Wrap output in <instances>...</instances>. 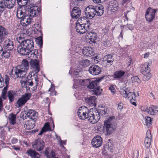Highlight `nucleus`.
<instances>
[{"instance_id":"1","label":"nucleus","mask_w":158,"mask_h":158,"mask_svg":"<svg viewBox=\"0 0 158 158\" xmlns=\"http://www.w3.org/2000/svg\"><path fill=\"white\" fill-rule=\"evenodd\" d=\"M17 40L21 47H18L17 50L22 55H25L28 53L29 50L34 48V43L31 39L26 40L24 37L19 36L17 38Z\"/></svg>"},{"instance_id":"2","label":"nucleus","mask_w":158,"mask_h":158,"mask_svg":"<svg viewBox=\"0 0 158 158\" xmlns=\"http://www.w3.org/2000/svg\"><path fill=\"white\" fill-rule=\"evenodd\" d=\"M33 73L30 72L27 77V79L25 81H23L22 83V85H27L32 86H34L31 88L33 91L36 90L38 85V74L33 76Z\"/></svg>"},{"instance_id":"3","label":"nucleus","mask_w":158,"mask_h":158,"mask_svg":"<svg viewBox=\"0 0 158 158\" xmlns=\"http://www.w3.org/2000/svg\"><path fill=\"white\" fill-rule=\"evenodd\" d=\"M114 120V116H112L110 117L104 122L103 128L104 130L106 131L107 135H110L115 130Z\"/></svg>"},{"instance_id":"4","label":"nucleus","mask_w":158,"mask_h":158,"mask_svg":"<svg viewBox=\"0 0 158 158\" xmlns=\"http://www.w3.org/2000/svg\"><path fill=\"white\" fill-rule=\"evenodd\" d=\"M103 78L102 77L99 78L98 79L93 80L91 79L89 85L88 86V88L90 89H94L93 94L96 95L100 94L102 91L100 89V87L98 86L99 82Z\"/></svg>"},{"instance_id":"5","label":"nucleus","mask_w":158,"mask_h":158,"mask_svg":"<svg viewBox=\"0 0 158 158\" xmlns=\"http://www.w3.org/2000/svg\"><path fill=\"white\" fill-rule=\"evenodd\" d=\"M97 8L92 5H89L87 6L85 10V13L86 16L81 17L77 20H86V19H91L96 15Z\"/></svg>"},{"instance_id":"6","label":"nucleus","mask_w":158,"mask_h":158,"mask_svg":"<svg viewBox=\"0 0 158 158\" xmlns=\"http://www.w3.org/2000/svg\"><path fill=\"white\" fill-rule=\"evenodd\" d=\"M27 72L23 69L17 67L12 69L9 73V75L14 79L23 77L26 75Z\"/></svg>"},{"instance_id":"7","label":"nucleus","mask_w":158,"mask_h":158,"mask_svg":"<svg viewBox=\"0 0 158 158\" xmlns=\"http://www.w3.org/2000/svg\"><path fill=\"white\" fill-rule=\"evenodd\" d=\"M32 0L31 1V2L28 6L27 10V12L29 13L30 17H35L38 14H40L41 9L38 6L35 5L34 3H32Z\"/></svg>"},{"instance_id":"8","label":"nucleus","mask_w":158,"mask_h":158,"mask_svg":"<svg viewBox=\"0 0 158 158\" xmlns=\"http://www.w3.org/2000/svg\"><path fill=\"white\" fill-rule=\"evenodd\" d=\"M90 111H89V109L85 106H82L79 108L77 111V115L79 118L81 119L84 120L88 118L90 115L89 113Z\"/></svg>"},{"instance_id":"9","label":"nucleus","mask_w":158,"mask_h":158,"mask_svg":"<svg viewBox=\"0 0 158 158\" xmlns=\"http://www.w3.org/2000/svg\"><path fill=\"white\" fill-rule=\"evenodd\" d=\"M87 23L81 24L79 23H77L75 29L76 31L80 34H84L89 29L90 24L89 20H86Z\"/></svg>"},{"instance_id":"10","label":"nucleus","mask_w":158,"mask_h":158,"mask_svg":"<svg viewBox=\"0 0 158 158\" xmlns=\"http://www.w3.org/2000/svg\"><path fill=\"white\" fill-rule=\"evenodd\" d=\"M45 143L40 138L35 139L32 143V148L37 151H40L44 149Z\"/></svg>"},{"instance_id":"11","label":"nucleus","mask_w":158,"mask_h":158,"mask_svg":"<svg viewBox=\"0 0 158 158\" xmlns=\"http://www.w3.org/2000/svg\"><path fill=\"white\" fill-rule=\"evenodd\" d=\"M31 68L33 69V71L31 73H33V76L38 74L37 73L40 71V66L39 61L36 59H31L30 61Z\"/></svg>"},{"instance_id":"12","label":"nucleus","mask_w":158,"mask_h":158,"mask_svg":"<svg viewBox=\"0 0 158 158\" xmlns=\"http://www.w3.org/2000/svg\"><path fill=\"white\" fill-rule=\"evenodd\" d=\"M27 10L24 9H18L17 16L19 19L21 20H32L30 17L29 13L27 12Z\"/></svg>"},{"instance_id":"13","label":"nucleus","mask_w":158,"mask_h":158,"mask_svg":"<svg viewBox=\"0 0 158 158\" xmlns=\"http://www.w3.org/2000/svg\"><path fill=\"white\" fill-rule=\"evenodd\" d=\"M158 10L149 7L146 10L145 13V18L146 20H153L155 18L156 13Z\"/></svg>"},{"instance_id":"14","label":"nucleus","mask_w":158,"mask_h":158,"mask_svg":"<svg viewBox=\"0 0 158 158\" xmlns=\"http://www.w3.org/2000/svg\"><path fill=\"white\" fill-rule=\"evenodd\" d=\"M89 71L90 74L95 76L100 74L102 71L101 68L97 65H93L89 69Z\"/></svg>"},{"instance_id":"15","label":"nucleus","mask_w":158,"mask_h":158,"mask_svg":"<svg viewBox=\"0 0 158 158\" xmlns=\"http://www.w3.org/2000/svg\"><path fill=\"white\" fill-rule=\"evenodd\" d=\"M89 115V117L88 118V121L92 123H94L97 122L100 118V114L99 112H97L96 115H94L93 112L90 111Z\"/></svg>"},{"instance_id":"16","label":"nucleus","mask_w":158,"mask_h":158,"mask_svg":"<svg viewBox=\"0 0 158 158\" xmlns=\"http://www.w3.org/2000/svg\"><path fill=\"white\" fill-rule=\"evenodd\" d=\"M102 139L101 136L98 135L92 139L91 144L94 147L98 148L102 145Z\"/></svg>"},{"instance_id":"17","label":"nucleus","mask_w":158,"mask_h":158,"mask_svg":"<svg viewBox=\"0 0 158 158\" xmlns=\"http://www.w3.org/2000/svg\"><path fill=\"white\" fill-rule=\"evenodd\" d=\"M8 34L7 29L0 25V43L2 42Z\"/></svg>"},{"instance_id":"18","label":"nucleus","mask_w":158,"mask_h":158,"mask_svg":"<svg viewBox=\"0 0 158 158\" xmlns=\"http://www.w3.org/2000/svg\"><path fill=\"white\" fill-rule=\"evenodd\" d=\"M96 98L94 96L89 97L85 98L86 102L91 107H96Z\"/></svg>"},{"instance_id":"19","label":"nucleus","mask_w":158,"mask_h":158,"mask_svg":"<svg viewBox=\"0 0 158 158\" xmlns=\"http://www.w3.org/2000/svg\"><path fill=\"white\" fill-rule=\"evenodd\" d=\"M81 14V10L80 8L77 7H74L70 15L72 19H77L80 17Z\"/></svg>"},{"instance_id":"20","label":"nucleus","mask_w":158,"mask_h":158,"mask_svg":"<svg viewBox=\"0 0 158 158\" xmlns=\"http://www.w3.org/2000/svg\"><path fill=\"white\" fill-rule=\"evenodd\" d=\"M82 52L85 56L90 57L94 55L95 53L91 47H86L83 48Z\"/></svg>"},{"instance_id":"21","label":"nucleus","mask_w":158,"mask_h":158,"mask_svg":"<svg viewBox=\"0 0 158 158\" xmlns=\"http://www.w3.org/2000/svg\"><path fill=\"white\" fill-rule=\"evenodd\" d=\"M13 50L6 49L2 48L0 46V54H1L2 56L5 58H7L10 57L11 54L12 53Z\"/></svg>"},{"instance_id":"22","label":"nucleus","mask_w":158,"mask_h":158,"mask_svg":"<svg viewBox=\"0 0 158 158\" xmlns=\"http://www.w3.org/2000/svg\"><path fill=\"white\" fill-rule=\"evenodd\" d=\"M19 7L18 9H24V10H27L28 6L29 5L31 1L29 2L26 1V2H23L22 0H17Z\"/></svg>"},{"instance_id":"23","label":"nucleus","mask_w":158,"mask_h":158,"mask_svg":"<svg viewBox=\"0 0 158 158\" xmlns=\"http://www.w3.org/2000/svg\"><path fill=\"white\" fill-rule=\"evenodd\" d=\"M14 48L13 42L8 39L5 40L3 43V48L6 49L13 50Z\"/></svg>"},{"instance_id":"24","label":"nucleus","mask_w":158,"mask_h":158,"mask_svg":"<svg viewBox=\"0 0 158 158\" xmlns=\"http://www.w3.org/2000/svg\"><path fill=\"white\" fill-rule=\"evenodd\" d=\"M27 112V117L30 118L31 120H33L34 121H36V117H37L38 113L35 110L29 109L28 110Z\"/></svg>"},{"instance_id":"25","label":"nucleus","mask_w":158,"mask_h":158,"mask_svg":"<svg viewBox=\"0 0 158 158\" xmlns=\"http://www.w3.org/2000/svg\"><path fill=\"white\" fill-rule=\"evenodd\" d=\"M104 61L106 62L107 65L111 66L113 64L114 61V58L111 54L107 55L105 56L103 58Z\"/></svg>"},{"instance_id":"26","label":"nucleus","mask_w":158,"mask_h":158,"mask_svg":"<svg viewBox=\"0 0 158 158\" xmlns=\"http://www.w3.org/2000/svg\"><path fill=\"white\" fill-rule=\"evenodd\" d=\"M17 95L16 92L15 91L11 90L8 91L7 94V97L9 100V103H10L13 102L15 98V97Z\"/></svg>"},{"instance_id":"27","label":"nucleus","mask_w":158,"mask_h":158,"mask_svg":"<svg viewBox=\"0 0 158 158\" xmlns=\"http://www.w3.org/2000/svg\"><path fill=\"white\" fill-rule=\"evenodd\" d=\"M87 36L89 38L90 40V42H91L93 43H96V40H97V35L96 33L93 32L92 31H88L86 33Z\"/></svg>"},{"instance_id":"28","label":"nucleus","mask_w":158,"mask_h":158,"mask_svg":"<svg viewBox=\"0 0 158 158\" xmlns=\"http://www.w3.org/2000/svg\"><path fill=\"white\" fill-rule=\"evenodd\" d=\"M151 137V134L150 131H148L147 132V136L144 140L145 146L147 148H149L151 145V139L150 138Z\"/></svg>"},{"instance_id":"29","label":"nucleus","mask_w":158,"mask_h":158,"mask_svg":"<svg viewBox=\"0 0 158 158\" xmlns=\"http://www.w3.org/2000/svg\"><path fill=\"white\" fill-rule=\"evenodd\" d=\"M125 72L123 70L116 71L112 75V77L116 80L120 79L125 74Z\"/></svg>"},{"instance_id":"30","label":"nucleus","mask_w":158,"mask_h":158,"mask_svg":"<svg viewBox=\"0 0 158 158\" xmlns=\"http://www.w3.org/2000/svg\"><path fill=\"white\" fill-rule=\"evenodd\" d=\"M27 153L28 155L32 158H40L41 156V154L32 149L27 150Z\"/></svg>"},{"instance_id":"31","label":"nucleus","mask_w":158,"mask_h":158,"mask_svg":"<svg viewBox=\"0 0 158 158\" xmlns=\"http://www.w3.org/2000/svg\"><path fill=\"white\" fill-rule=\"evenodd\" d=\"M35 121L31 120L26 121L24 125V127L28 130L33 129L35 126Z\"/></svg>"},{"instance_id":"32","label":"nucleus","mask_w":158,"mask_h":158,"mask_svg":"<svg viewBox=\"0 0 158 158\" xmlns=\"http://www.w3.org/2000/svg\"><path fill=\"white\" fill-rule=\"evenodd\" d=\"M82 70V69L81 68L75 69L72 73H71L72 76L73 78L80 77V74L81 73Z\"/></svg>"},{"instance_id":"33","label":"nucleus","mask_w":158,"mask_h":158,"mask_svg":"<svg viewBox=\"0 0 158 158\" xmlns=\"http://www.w3.org/2000/svg\"><path fill=\"white\" fill-rule=\"evenodd\" d=\"M20 67L23 68L27 72L29 68V62L26 59H23L22 61V64Z\"/></svg>"},{"instance_id":"34","label":"nucleus","mask_w":158,"mask_h":158,"mask_svg":"<svg viewBox=\"0 0 158 158\" xmlns=\"http://www.w3.org/2000/svg\"><path fill=\"white\" fill-rule=\"evenodd\" d=\"M152 118L147 116L143 118L142 121L144 125H146L148 127H149L152 125Z\"/></svg>"},{"instance_id":"35","label":"nucleus","mask_w":158,"mask_h":158,"mask_svg":"<svg viewBox=\"0 0 158 158\" xmlns=\"http://www.w3.org/2000/svg\"><path fill=\"white\" fill-rule=\"evenodd\" d=\"M158 112V107L152 106L149 108L148 113L150 114L155 115Z\"/></svg>"},{"instance_id":"36","label":"nucleus","mask_w":158,"mask_h":158,"mask_svg":"<svg viewBox=\"0 0 158 158\" xmlns=\"http://www.w3.org/2000/svg\"><path fill=\"white\" fill-rule=\"evenodd\" d=\"M75 80H77L78 81V82H79L80 84L82 86H87L89 85L90 83V82L91 79H75Z\"/></svg>"},{"instance_id":"37","label":"nucleus","mask_w":158,"mask_h":158,"mask_svg":"<svg viewBox=\"0 0 158 158\" xmlns=\"http://www.w3.org/2000/svg\"><path fill=\"white\" fill-rule=\"evenodd\" d=\"M45 155L47 158H56L55 156V153L53 150H51L50 152H49L47 148H46L44 152Z\"/></svg>"},{"instance_id":"38","label":"nucleus","mask_w":158,"mask_h":158,"mask_svg":"<svg viewBox=\"0 0 158 158\" xmlns=\"http://www.w3.org/2000/svg\"><path fill=\"white\" fill-rule=\"evenodd\" d=\"M31 55L30 56H32L33 57L37 58V56H38V50L35 49L34 50L31 49L28 51V53L25 55Z\"/></svg>"},{"instance_id":"39","label":"nucleus","mask_w":158,"mask_h":158,"mask_svg":"<svg viewBox=\"0 0 158 158\" xmlns=\"http://www.w3.org/2000/svg\"><path fill=\"white\" fill-rule=\"evenodd\" d=\"M90 64V61L87 59L82 60L79 62V64L80 66L85 67L89 66Z\"/></svg>"},{"instance_id":"40","label":"nucleus","mask_w":158,"mask_h":158,"mask_svg":"<svg viewBox=\"0 0 158 158\" xmlns=\"http://www.w3.org/2000/svg\"><path fill=\"white\" fill-rule=\"evenodd\" d=\"M10 123L14 125L16 123V115L12 113L10 114L8 117Z\"/></svg>"},{"instance_id":"41","label":"nucleus","mask_w":158,"mask_h":158,"mask_svg":"<svg viewBox=\"0 0 158 158\" xmlns=\"http://www.w3.org/2000/svg\"><path fill=\"white\" fill-rule=\"evenodd\" d=\"M6 86L2 89L1 95L3 98L4 100L6 99L7 96V89H8V85H6Z\"/></svg>"},{"instance_id":"42","label":"nucleus","mask_w":158,"mask_h":158,"mask_svg":"<svg viewBox=\"0 0 158 158\" xmlns=\"http://www.w3.org/2000/svg\"><path fill=\"white\" fill-rule=\"evenodd\" d=\"M31 96V93H26L25 94L23 95L21 98H22L26 102L28 100L30 99Z\"/></svg>"},{"instance_id":"43","label":"nucleus","mask_w":158,"mask_h":158,"mask_svg":"<svg viewBox=\"0 0 158 158\" xmlns=\"http://www.w3.org/2000/svg\"><path fill=\"white\" fill-rule=\"evenodd\" d=\"M143 74L144 75L143 77V80L144 81H148L150 78L151 76V74L149 71Z\"/></svg>"},{"instance_id":"44","label":"nucleus","mask_w":158,"mask_h":158,"mask_svg":"<svg viewBox=\"0 0 158 158\" xmlns=\"http://www.w3.org/2000/svg\"><path fill=\"white\" fill-rule=\"evenodd\" d=\"M26 102L22 98H19L16 102L17 104L18 105V107H21Z\"/></svg>"},{"instance_id":"45","label":"nucleus","mask_w":158,"mask_h":158,"mask_svg":"<svg viewBox=\"0 0 158 158\" xmlns=\"http://www.w3.org/2000/svg\"><path fill=\"white\" fill-rule=\"evenodd\" d=\"M34 26H35V29H36L37 31V32L38 31L39 32L42 33V31L41 29L42 28L40 24L39 23H36L34 24Z\"/></svg>"},{"instance_id":"46","label":"nucleus","mask_w":158,"mask_h":158,"mask_svg":"<svg viewBox=\"0 0 158 158\" xmlns=\"http://www.w3.org/2000/svg\"><path fill=\"white\" fill-rule=\"evenodd\" d=\"M42 128L46 132L48 131H51V127L48 123L47 122L45 123Z\"/></svg>"},{"instance_id":"47","label":"nucleus","mask_w":158,"mask_h":158,"mask_svg":"<svg viewBox=\"0 0 158 158\" xmlns=\"http://www.w3.org/2000/svg\"><path fill=\"white\" fill-rule=\"evenodd\" d=\"M36 41L40 45V47H41L43 45L42 38L41 36L39 37L36 39Z\"/></svg>"},{"instance_id":"48","label":"nucleus","mask_w":158,"mask_h":158,"mask_svg":"<svg viewBox=\"0 0 158 158\" xmlns=\"http://www.w3.org/2000/svg\"><path fill=\"white\" fill-rule=\"evenodd\" d=\"M150 68L148 67V65H145L143 66V67H142V74H144L147 72H148V71L149 72Z\"/></svg>"},{"instance_id":"49","label":"nucleus","mask_w":158,"mask_h":158,"mask_svg":"<svg viewBox=\"0 0 158 158\" xmlns=\"http://www.w3.org/2000/svg\"><path fill=\"white\" fill-rule=\"evenodd\" d=\"M120 94L124 98H127V91L124 89H121L120 90Z\"/></svg>"},{"instance_id":"50","label":"nucleus","mask_w":158,"mask_h":158,"mask_svg":"<svg viewBox=\"0 0 158 158\" xmlns=\"http://www.w3.org/2000/svg\"><path fill=\"white\" fill-rule=\"evenodd\" d=\"M5 9V7L4 6V4H3V1H0V16L1 15L3 11Z\"/></svg>"},{"instance_id":"51","label":"nucleus","mask_w":158,"mask_h":158,"mask_svg":"<svg viewBox=\"0 0 158 158\" xmlns=\"http://www.w3.org/2000/svg\"><path fill=\"white\" fill-rule=\"evenodd\" d=\"M131 79L133 82H137L139 83L141 82L140 79L137 76L133 77L131 78Z\"/></svg>"},{"instance_id":"52","label":"nucleus","mask_w":158,"mask_h":158,"mask_svg":"<svg viewBox=\"0 0 158 158\" xmlns=\"http://www.w3.org/2000/svg\"><path fill=\"white\" fill-rule=\"evenodd\" d=\"M70 5L71 6L73 4L77 5L79 2L81 1H83V0H70Z\"/></svg>"},{"instance_id":"53","label":"nucleus","mask_w":158,"mask_h":158,"mask_svg":"<svg viewBox=\"0 0 158 158\" xmlns=\"http://www.w3.org/2000/svg\"><path fill=\"white\" fill-rule=\"evenodd\" d=\"M102 109L101 110L99 113L100 114L102 115H103L107 113L108 111V109L106 108H103V107H102Z\"/></svg>"},{"instance_id":"54","label":"nucleus","mask_w":158,"mask_h":158,"mask_svg":"<svg viewBox=\"0 0 158 158\" xmlns=\"http://www.w3.org/2000/svg\"><path fill=\"white\" fill-rule=\"evenodd\" d=\"M4 85V78L0 74V88H2Z\"/></svg>"},{"instance_id":"55","label":"nucleus","mask_w":158,"mask_h":158,"mask_svg":"<svg viewBox=\"0 0 158 158\" xmlns=\"http://www.w3.org/2000/svg\"><path fill=\"white\" fill-rule=\"evenodd\" d=\"M134 95V93L132 92H129L127 93V95L128 98L130 100L134 98L133 95Z\"/></svg>"},{"instance_id":"56","label":"nucleus","mask_w":158,"mask_h":158,"mask_svg":"<svg viewBox=\"0 0 158 158\" xmlns=\"http://www.w3.org/2000/svg\"><path fill=\"white\" fill-rule=\"evenodd\" d=\"M10 78L8 76L6 75L5 77V81L6 85H8L9 83Z\"/></svg>"},{"instance_id":"57","label":"nucleus","mask_w":158,"mask_h":158,"mask_svg":"<svg viewBox=\"0 0 158 158\" xmlns=\"http://www.w3.org/2000/svg\"><path fill=\"white\" fill-rule=\"evenodd\" d=\"M104 9H102L99 11L96 10V13H97L98 16H100L102 15L104 13Z\"/></svg>"},{"instance_id":"58","label":"nucleus","mask_w":158,"mask_h":158,"mask_svg":"<svg viewBox=\"0 0 158 158\" xmlns=\"http://www.w3.org/2000/svg\"><path fill=\"white\" fill-rule=\"evenodd\" d=\"M95 8H97V10H98V11L102 9H104V7L101 4L98 5V6H96Z\"/></svg>"},{"instance_id":"59","label":"nucleus","mask_w":158,"mask_h":158,"mask_svg":"<svg viewBox=\"0 0 158 158\" xmlns=\"http://www.w3.org/2000/svg\"><path fill=\"white\" fill-rule=\"evenodd\" d=\"M123 104L122 103H119L118 104V110H119L120 111H121V110L123 109Z\"/></svg>"},{"instance_id":"60","label":"nucleus","mask_w":158,"mask_h":158,"mask_svg":"<svg viewBox=\"0 0 158 158\" xmlns=\"http://www.w3.org/2000/svg\"><path fill=\"white\" fill-rule=\"evenodd\" d=\"M109 89L111 91V93L113 94H114L115 93V90L114 88V86H111L110 87H109Z\"/></svg>"},{"instance_id":"61","label":"nucleus","mask_w":158,"mask_h":158,"mask_svg":"<svg viewBox=\"0 0 158 158\" xmlns=\"http://www.w3.org/2000/svg\"><path fill=\"white\" fill-rule=\"evenodd\" d=\"M135 101V100L134 98L133 99H131L130 100V102L131 103L132 105H134L135 106H136V104Z\"/></svg>"},{"instance_id":"62","label":"nucleus","mask_w":158,"mask_h":158,"mask_svg":"<svg viewBox=\"0 0 158 158\" xmlns=\"http://www.w3.org/2000/svg\"><path fill=\"white\" fill-rule=\"evenodd\" d=\"M139 152L138 151L135 152L133 153L134 158H138L139 156Z\"/></svg>"},{"instance_id":"63","label":"nucleus","mask_w":158,"mask_h":158,"mask_svg":"<svg viewBox=\"0 0 158 158\" xmlns=\"http://www.w3.org/2000/svg\"><path fill=\"white\" fill-rule=\"evenodd\" d=\"M29 21V20H20V24L23 27L27 26L25 21Z\"/></svg>"},{"instance_id":"64","label":"nucleus","mask_w":158,"mask_h":158,"mask_svg":"<svg viewBox=\"0 0 158 158\" xmlns=\"http://www.w3.org/2000/svg\"><path fill=\"white\" fill-rule=\"evenodd\" d=\"M18 142V139L16 138H13L11 139V142L13 144H15Z\"/></svg>"}]
</instances>
